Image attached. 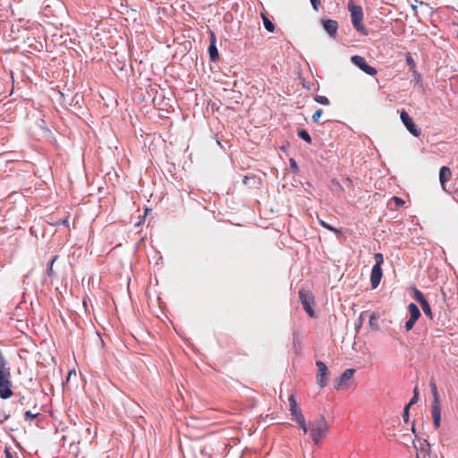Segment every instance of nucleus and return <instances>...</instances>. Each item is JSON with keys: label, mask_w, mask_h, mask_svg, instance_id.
<instances>
[{"label": "nucleus", "mask_w": 458, "mask_h": 458, "mask_svg": "<svg viewBox=\"0 0 458 458\" xmlns=\"http://www.w3.org/2000/svg\"><path fill=\"white\" fill-rule=\"evenodd\" d=\"M329 426L324 416H320L309 422L308 433L316 445H319L323 438L327 436Z\"/></svg>", "instance_id": "obj_1"}, {"label": "nucleus", "mask_w": 458, "mask_h": 458, "mask_svg": "<svg viewBox=\"0 0 458 458\" xmlns=\"http://www.w3.org/2000/svg\"><path fill=\"white\" fill-rule=\"evenodd\" d=\"M348 9L351 12V19L353 28L362 35H368V30L363 24V11L361 6L354 5L351 0L348 4Z\"/></svg>", "instance_id": "obj_2"}, {"label": "nucleus", "mask_w": 458, "mask_h": 458, "mask_svg": "<svg viewBox=\"0 0 458 458\" xmlns=\"http://www.w3.org/2000/svg\"><path fill=\"white\" fill-rule=\"evenodd\" d=\"M429 386L433 394V402L431 407V414L433 419V425L436 428L440 427L441 422V408H440V400L439 394L437 392V385L433 379L429 381Z\"/></svg>", "instance_id": "obj_3"}, {"label": "nucleus", "mask_w": 458, "mask_h": 458, "mask_svg": "<svg viewBox=\"0 0 458 458\" xmlns=\"http://www.w3.org/2000/svg\"><path fill=\"white\" fill-rule=\"evenodd\" d=\"M289 410L292 416V420H294L299 425V427L302 429L304 434H307L308 425L306 423L305 417L302 414L301 408L297 404L293 394H291L289 396Z\"/></svg>", "instance_id": "obj_4"}, {"label": "nucleus", "mask_w": 458, "mask_h": 458, "mask_svg": "<svg viewBox=\"0 0 458 458\" xmlns=\"http://www.w3.org/2000/svg\"><path fill=\"white\" fill-rule=\"evenodd\" d=\"M374 259L376 261V264L373 266L371 274H370V284L371 288L376 289L381 281L383 272L381 266L384 262V257L381 253H376L374 255Z\"/></svg>", "instance_id": "obj_5"}, {"label": "nucleus", "mask_w": 458, "mask_h": 458, "mask_svg": "<svg viewBox=\"0 0 458 458\" xmlns=\"http://www.w3.org/2000/svg\"><path fill=\"white\" fill-rule=\"evenodd\" d=\"M299 298L303 306V309L310 315V317H314V310L312 309V304L314 302V298L312 293L310 291L305 289L299 290Z\"/></svg>", "instance_id": "obj_6"}, {"label": "nucleus", "mask_w": 458, "mask_h": 458, "mask_svg": "<svg viewBox=\"0 0 458 458\" xmlns=\"http://www.w3.org/2000/svg\"><path fill=\"white\" fill-rule=\"evenodd\" d=\"M355 371L354 369H345L338 378L335 379V388L337 390L347 389L350 386V381Z\"/></svg>", "instance_id": "obj_7"}, {"label": "nucleus", "mask_w": 458, "mask_h": 458, "mask_svg": "<svg viewBox=\"0 0 458 458\" xmlns=\"http://www.w3.org/2000/svg\"><path fill=\"white\" fill-rule=\"evenodd\" d=\"M316 366L318 367V373L316 376L317 384L319 386L320 388H324L328 383L327 367L321 360H317Z\"/></svg>", "instance_id": "obj_8"}, {"label": "nucleus", "mask_w": 458, "mask_h": 458, "mask_svg": "<svg viewBox=\"0 0 458 458\" xmlns=\"http://www.w3.org/2000/svg\"><path fill=\"white\" fill-rule=\"evenodd\" d=\"M11 387V375H0V397L2 399H8L13 395V392L12 391Z\"/></svg>", "instance_id": "obj_9"}, {"label": "nucleus", "mask_w": 458, "mask_h": 458, "mask_svg": "<svg viewBox=\"0 0 458 458\" xmlns=\"http://www.w3.org/2000/svg\"><path fill=\"white\" fill-rule=\"evenodd\" d=\"M351 61L353 64L358 66L362 72L374 76L377 74V71L376 68L369 65L363 56L360 55H352L351 57Z\"/></svg>", "instance_id": "obj_10"}, {"label": "nucleus", "mask_w": 458, "mask_h": 458, "mask_svg": "<svg viewBox=\"0 0 458 458\" xmlns=\"http://www.w3.org/2000/svg\"><path fill=\"white\" fill-rule=\"evenodd\" d=\"M400 118L411 134L415 137L420 136V131L417 128L416 124L405 110L401 111Z\"/></svg>", "instance_id": "obj_11"}, {"label": "nucleus", "mask_w": 458, "mask_h": 458, "mask_svg": "<svg viewBox=\"0 0 458 458\" xmlns=\"http://www.w3.org/2000/svg\"><path fill=\"white\" fill-rule=\"evenodd\" d=\"M324 30L330 35L335 36L337 32L338 23L335 20L326 19L322 20Z\"/></svg>", "instance_id": "obj_12"}, {"label": "nucleus", "mask_w": 458, "mask_h": 458, "mask_svg": "<svg viewBox=\"0 0 458 458\" xmlns=\"http://www.w3.org/2000/svg\"><path fill=\"white\" fill-rule=\"evenodd\" d=\"M452 172L448 166H442L439 171V181L443 189L445 187L446 182L451 179Z\"/></svg>", "instance_id": "obj_13"}, {"label": "nucleus", "mask_w": 458, "mask_h": 458, "mask_svg": "<svg viewBox=\"0 0 458 458\" xmlns=\"http://www.w3.org/2000/svg\"><path fill=\"white\" fill-rule=\"evenodd\" d=\"M208 53H209V56H210V59L211 61H216L218 59V51H217V48L216 47V37L214 35V33H211V38H210V45H209V47H208Z\"/></svg>", "instance_id": "obj_14"}, {"label": "nucleus", "mask_w": 458, "mask_h": 458, "mask_svg": "<svg viewBox=\"0 0 458 458\" xmlns=\"http://www.w3.org/2000/svg\"><path fill=\"white\" fill-rule=\"evenodd\" d=\"M408 310L410 312V318L412 320L417 321L420 317V311L415 303H410L408 306Z\"/></svg>", "instance_id": "obj_15"}, {"label": "nucleus", "mask_w": 458, "mask_h": 458, "mask_svg": "<svg viewBox=\"0 0 458 458\" xmlns=\"http://www.w3.org/2000/svg\"><path fill=\"white\" fill-rule=\"evenodd\" d=\"M0 375L7 376L11 375L10 370L6 368V362L4 355L0 352Z\"/></svg>", "instance_id": "obj_16"}, {"label": "nucleus", "mask_w": 458, "mask_h": 458, "mask_svg": "<svg viewBox=\"0 0 458 458\" xmlns=\"http://www.w3.org/2000/svg\"><path fill=\"white\" fill-rule=\"evenodd\" d=\"M420 306H421V309H422L423 312L425 313V315L429 319H433V313H432L431 308H430L429 303L428 302V301H424V302H422L420 304Z\"/></svg>", "instance_id": "obj_17"}, {"label": "nucleus", "mask_w": 458, "mask_h": 458, "mask_svg": "<svg viewBox=\"0 0 458 458\" xmlns=\"http://www.w3.org/2000/svg\"><path fill=\"white\" fill-rule=\"evenodd\" d=\"M262 20L266 30L269 32H273L276 29L275 24L264 14H262Z\"/></svg>", "instance_id": "obj_18"}, {"label": "nucleus", "mask_w": 458, "mask_h": 458, "mask_svg": "<svg viewBox=\"0 0 458 458\" xmlns=\"http://www.w3.org/2000/svg\"><path fill=\"white\" fill-rule=\"evenodd\" d=\"M57 259H58V256H57V255L54 256V257L51 259V260H50L49 264L47 265V276H49V277H53V276H55V271H54L53 267H54V263H55Z\"/></svg>", "instance_id": "obj_19"}, {"label": "nucleus", "mask_w": 458, "mask_h": 458, "mask_svg": "<svg viewBox=\"0 0 458 458\" xmlns=\"http://www.w3.org/2000/svg\"><path fill=\"white\" fill-rule=\"evenodd\" d=\"M48 224L53 225V226H58V225H65V226H69L68 216H64V218H61V219L48 221Z\"/></svg>", "instance_id": "obj_20"}, {"label": "nucleus", "mask_w": 458, "mask_h": 458, "mask_svg": "<svg viewBox=\"0 0 458 458\" xmlns=\"http://www.w3.org/2000/svg\"><path fill=\"white\" fill-rule=\"evenodd\" d=\"M413 293H414V298H415V300H416L420 304H421L422 302H424V301H427V300L425 299V297H424L423 293H422L420 290H418V289L414 288V290H413Z\"/></svg>", "instance_id": "obj_21"}, {"label": "nucleus", "mask_w": 458, "mask_h": 458, "mask_svg": "<svg viewBox=\"0 0 458 458\" xmlns=\"http://www.w3.org/2000/svg\"><path fill=\"white\" fill-rule=\"evenodd\" d=\"M314 100L321 105L328 106L330 104L329 99L325 96L317 95Z\"/></svg>", "instance_id": "obj_22"}, {"label": "nucleus", "mask_w": 458, "mask_h": 458, "mask_svg": "<svg viewBox=\"0 0 458 458\" xmlns=\"http://www.w3.org/2000/svg\"><path fill=\"white\" fill-rule=\"evenodd\" d=\"M298 136L308 143L311 142V138H310V134L308 133V131L305 130H300L298 131Z\"/></svg>", "instance_id": "obj_23"}, {"label": "nucleus", "mask_w": 458, "mask_h": 458, "mask_svg": "<svg viewBox=\"0 0 458 458\" xmlns=\"http://www.w3.org/2000/svg\"><path fill=\"white\" fill-rule=\"evenodd\" d=\"M318 223L320 224L321 226H323L324 228L329 230V231H332L334 233H339V230L335 229V227L329 225L327 223H326L324 220L318 218Z\"/></svg>", "instance_id": "obj_24"}, {"label": "nucleus", "mask_w": 458, "mask_h": 458, "mask_svg": "<svg viewBox=\"0 0 458 458\" xmlns=\"http://www.w3.org/2000/svg\"><path fill=\"white\" fill-rule=\"evenodd\" d=\"M39 415V412L32 413L30 411H27L24 412V420H32L36 419Z\"/></svg>", "instance_id": "obj_25"}, {"label": "nucleus", "mask_w": 458, "mask_h": 458, "mask_svg": "<svg viewBox=\"0 0 458 458\" xmlns=\"http://www.w3.org/2000/svg\"><path fill=\"white\" fill-rule=\"evenodd\" d=\"M418 399H419V392H418V387L416 386L414 388V395L412 396V398L411 399V401L409 402V403L407 405H409V407H411L412 404H414L418 402Z\"/></svg>", "instance_id": "obj_26"}, {"label": "nucleus", "mask_w": 458, "mask_h": 458, "mask_svg": "<svg viewBox=\"0 0 458 458\" xmlns=\"http://www.w3.org/2000/svg\"><path fill=\"white\" fill-rule=\"evenodd\" d=\"M406 63L410 66L411 69L415 68V62L410 53L406 55Z\"/></svg>", "instance_id": "obj_27"}, {"label": "nucleus", "mask_w": 458, "mask_h": 458, "mask_svg": "<svg viewBox=\"0 0 458 458\" xmlns=\"http://www.w3.org/2000/svg\"><path fill=\"white\" fill-rule=\"evenodd\" d=\"M321 114H322V110L321 109L317 110L314 113V114L312 115V118H311L312 122L313 123H318Z\"/></svg>", "instance_id": "obj_28"}, {"label": "nucleus", "mask_w": 458, "mask_h": 458, "mask_svg": "<svg viewBox=\"0 0 458 458\" xmlns=\"http://www.w3.org/2000/svg\"><path fill=\"white\" fill-rule=\"evenodd\" d=\"M409 409H410L409 405H406V406L404 407V409H403V421H404L405 423H407V422H408V420H409Z\"/></svg>", "instance_id": "obj_29"}, {"label": "nucleus", "mask_w": 458, "mask_h": 458, "mask_svg": "<svg viewBox=\"0 0 458 458\" xmlns=\"http://www.w3.org/2000/svg\"><path fill=\"white\" fill-rule=\"evenodd\" d=\"M415 322H416V320H412L411 318H409V320L406 321L405 326H404L405 330L407 332L410 331L413 327Z\"/></svg>", "instance_id": "obj_30"}, {"label": "nucleus", "mask_w": 458, "mask_h": 458, "mask_svg": "<svg viewBox=\"0 0 458 458\" xmlns=\"http://www.w3.org/2000/svg\"><path fill=\"white\" fill-rule=\"evenodd\" d=\"M310 3L312 4V7L314 8V10L318 11L320 4H321V2L320 0H310Z\"/></svg>", "instance_id": "obj_31"}, {"label": "nucleus", "mask_w": 458, "mask_h": 458, "mask_svg": "<svg viewBox=\"0 0 458 458\" xmlns=\"http://www.w3.org/2000/svg\"><path fill=\"white\" fill-rule=\"evenodd\" d=\"M4 454L6 458H13L12 453L9 448H5Z\"/></svg>", "instance_id": "obj_32"}, {"label": "nucleus", "mask_w": 458, "mask_h": 458, "mask_svg": "<svg viewBox=\"0 0 458 458\" xmlns=\"http://www.w3.org/2000/svg\"><path fill=\"white\" fill-rule=\"evenodd\" d=\"M393 199H394V202H395L396 204H398V205H401V204H403V203H404V202H403V199H400V198H398V197H394V198H393Z\"/></svg>", "instance_id": "obj_33"}, {"label": "nucleus", "mask_w": 458, "mask_h": 458, "mask_svg": "<svg viewBox=\"0 0 458 458\" xmlns=\"http://www.w3.org/2000/svg\"><path fill=\"white\" fill-rule=\"evenodd\" d=\"M291 165H292L293 168H295V169L298 168L297 167V164H296V162L293 159H291Z\"/></svg>", "instance_id": "obj_34"}, {"label": "nucleus", "mask_w": 458, "mask_h": 458, "mask_svg": "<svg viewBox=\"0 0 458 458\" xmlns=\"http://www.w3.org/2000/svg\"><path fill=\"white\" fill-rule=\"evenodd\" d=\"M24 397H21V400H20V403H23Z\"/></svg>", "instance_id": "obj_35"}, {"label": "nucleus", "mask_w": 458, "mask_h": 458, "mask_svg": "<svg viewBox=\"0 0 458 458\" xmlns=\"http://www.w3.org/2000/svg\"><path fill=\"white\" fill-rule=\"evenodd\" d=\"M24 397H21V400H20V403H23Z\"/></svg>", "instance_id": "obj_36"}, {"label": "nucleus", "mask_w": 458, "mask_h": 458, "mask_svg": "<svg viewBox=\"0 0 458 458\" xmlns=\"http://www.w3.org/2000/svg\"><path fill=\"white\" fill-rule=\"evenodd\" d=\"M24 397H21V400H20V403H23Z\"/></svg>", "instance_id": "obj_37"}, {"label": "nucleus", "mask_w": 458, "mask_h": 458, "mask_svg": "<svg viewBox=\"0 0 458 458\" xmlns=\"http://www.w3.org/2000/svg\"><path fill=\"white\" fill-rule=\"evenodd\" d=\"M372 318H374V316H373V315H372V316H370V321L372 320Z\"/></svg>", "instance_id": "obj_38"}]
</instances>
